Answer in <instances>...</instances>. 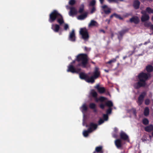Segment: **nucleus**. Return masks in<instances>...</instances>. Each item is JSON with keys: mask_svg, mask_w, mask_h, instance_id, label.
I'll use <instances>...</instances> for the list:
<instances>
[{"mask_svg": "<svg viewBox=\"0 0 153 153\" xmlns=\"http://www.w3.org/2000/svg\"><path fill=\"white\" fill-rule=\"evenodd\" d=\"M146 70L147 73L142 72L137 76L138 81L133 85L135 89H138L141 87H146L147 85L146 81L151 77V74L149 73L153 71V66L151 65H148L146 67Z\"/></svg>", "mask_w": 153, "mask_h": 153, "instance_id": "nucleus-1", "label": "nucleus"}, {"mask_svg": "<svg viewBox=\"0 0 153 153\" xmlns=\"http://www.w3.org/2000/svg\"><path fill=\"white\" fill-rule=\"evenodd\" d=\"M56 20L60 25L64 23L62 16L57 10H54L49 14L48 21L52 23Z\"/></svg>", "mask_w": 153, "mask_h": 153, "instance_id": "nucleus-2", "label": "nucleus"}, {"mask_svg": "<svg viewBox=\"0 0 153 153\" xmlns=\"http://www.w3.org/2000/svg\"><path fill=\"white\" fill-rule=\"evenodd\" d=\"M76 60L79 62L77 66L86 68L88 63V57L85 53H80L76 56Z\"/></svg>", "mask_w": 153, "mask_h": 153, "instance_id": "nucleus-3", "label": "nucleus"}, {"mask_svg": "<svg viewBox=\"0 0 153 153\" xmlns=\"http://www.w3.org/2000/svg\"><path fill=\"white\" fill-rule=\"evenodd\" d=\"M91 95L92 97L95 98L96 101L97 102H98V101L103 102L107 100L106 98L102 96L100 97L98 99L97 97V94L94 90H91Z\"/></svg>", "mask_w": 153, "mask_h": 153, "instance_id": "nucleus-4", "label": "nucleus"}, {"mask_svg": "<svg viewBox=\"0 0 153 153\" xmlns=\"http://www.w3.org/2000/svg\"><path fill=\"white\" fill-rule=\"evenodd\" d=\"M79 34L82 38H88L89 37L88 30L85 28H81L80 29Z\"/></svg>", "mask_w": 153, "mask_h": 153, "instance_id": "nucleus-5", "label": "nucleus"}, {"mask_svg": "<svg viewBox=\"0 0 153 153\" xmlns=\"http://www.w3.org/2000/svg\"><path fill=\"white\" fill-rule=\"evenodd\" d=\"M81 71L80 68L76 69L74 66L72 65H70L68 66V69L67 70L68 72H71L72 73L78 74Z\"/></svg>", "mask_w": 153, "mask_h": 153, "instance_id": "nucleus-6", "label": "nucleus"}, {"mask_svg": "<svg viewBox=\"0 0 153 153\" xmlns=\"http://www.w3.org/2000/svg\"><path fill=\"white\" fill-rule=\"evenodd\" d=\"M146 94V91H143L139 95L138 97V100L137 101L139 106H140L142 104L144 98Z\"/></svg>", "mask_w": 153, "mask_h": 153, "instance_id": "nucleus-7", "label": "nucleus"}, {"mask_svg": "<svg viewBox=\"0 0 153 153\" xmlns=\"http://www.w3.org/2000/svg\"><path fill=\"white\" fill-rule=\"evenodd\" d=\"M100 71L99 70V68L97 67H95L94 71L93 73L92 76L97 79L100 76Z\"/></svg>", "mask_w": 153, "mask_h": 153, "instance_id": "nucleus-8", "label": "nucleus"}, {"mask_svg": "<svg viewBox=\"0 0 153 153\" xmlns=\"http://www.w3.org/2000/svg\"><path fill=\"white\" fill-rule=\"evenodd\" d=\"M102 8L105 14H109L111 12V9L109 8L106 5H104L102 6Z\"/></svg>", "mask_w": 153, "mask_h": 153, "instance_id": "nucleus-9", "label": "nucleus"}, {"mask_svg": "<svg viewBox=\"0 0 153 153\" xmlns=\"http://www.w3.org/2000/svg\"><path fill=\"white\" fill-rule=\"evenodd\" d=\"M97 125L96 124L94 123H90V127L88 128L90 132H92L93 130H95L97 127Z\"/></svg>", "mask_w": 153, "mask_h": 153, "instance_id": "nucleus-10", "label": "nucleus"}, {"mask_svg": "<svg viewBox=\"0 0 153 153\" xmlns=\"http://www.w3.org/2000/svg\"><path fill=\"white\" fill-rule=\"evenodd\" d=\"M130 21L131 22H133L134 24H138L140 22V19L137 16H134L132 17L130 19Z\"/></svg>", "mask_w": 153, "mask_h": 153, "instance_id": "nucleus-11", "label": "nucleus"}, {"mask_svg": "<svg viewBox=\"0 0 153 153\" xmlns=\"http://www.w3.org/2000/svg\"><path fill=\"white\" fill-rule=\"evenodd\" d=\"M140 2L139 1L136 0L134 1L133 6L135 9H138L140 7Z\"/></svg>", "mask_w": 153, "mask_h": 153, "instance_id": "nucleus-12", "label": "nucleus"}, {"mask_svg": "<svg viewBox=\"0 0 153 153\" xmlns=\"http://www.w3.org/2000/svg\"><path fill=\"white\" fill-rule=\"evenodd\" d=\"M88 14V12H85L83 14L78 16L77 17V19H78L80 20H83L87 17Z\"/></svg>", "mask_w": 153, "mask_h": 153, "instance_id": "nucleus-13", "label": "nucleus"}, {"mask_svg": "<svg viewBox=\"0 0 153 153\" xmlns=\"http://www.w3.org/2000/svg\"><path fill=\"white\" fill-rule=\"evenodd\" d=\"M52 29L55 32H58L60 29L59 25L58 24L53 25L51 27Z\"/></svg>", "mask_w": 153, "mask_h": 153, "instance_id": "nucleus-14", "label": "nucleus"}, {"mask_svg": "<svg viewBox=\"0 0 153 153\" xmlns=\"http://www.w3.org/2000/svg\"><path fill=\"white\" fill-rule=\"evenodd\" d=\"M145 130L148 132H151L153 131V125H149V126H146L144 128Z\"/></svg>", "mask_w": 153, "mask_h": 153, "instance_id": "nucleus-15", "label": "nucleus"}, {"mask_svg": "<svg viewBox=\"0 0 153 153\" xmlns=\"http://www.w3.org/2000/svg\"><path fill=\"white\" fill-rule=\"evenodd\" d=\"M120 136L121 139L124 140H126L128 138V136L123 131L121 132Z\"/></svg>", "mask_w": 153, "mask_h": 153, "instance_id": "nucleus-16", "label": "nucleus"}, {"mask_svg": "<svg viewBox=\"0 0 153 153\" xmlns=\"http://www.w3.org/2000/svg\"><path fill=\"white\" fill-rule=\"evenodd\" d=\"M79 76L81 79H84L85 81H86L87 78L88 77V75L83 72L80 73L79 74Z\"/></svg>", "mask_w": 153, "mask_h": 153, "instance_id": "nucleus-17", "label": "nucleus"}, {"mask_svg": "<svg viewBox=\"0 0 153 153\" xmlns=\"http://www.w3.org/2000/svg\"><path fill=\"white\" fill-rule=\"evenodd\" d=\"M115 145L118 148H119L122 146L121 141V140L120 139H117L115 140Z\"/></svg>", "mask_w": 153, "mask_h": 153, "instance_id": "nucleus-18", "label": "nucleus"}, {"mask_svg": "<svg viewBox=\"0 0 153 153\" xmlns=\"http://www.w3.org/2000/svg\"><path fill=\"white\" fill-rule=\"evenodd\" d=\"M76 13L77 11L75 7H71L70 8V10L69 13L70 16H72L76 14Z\"/></svg>", "mask_w": 153, "mask_h": 153, "instance_id": "nucleus-19", "label": "nucleus"}, {"mask_svg": "<svg viewBox=\"0 0 153 153\" xmlns=\"http://www.w3.org/2000/svg\"><path fill=\"white\" fill-rule=\"evenodd\" d=\"M149 19V17L148 14L143 15L141 18V21L142 22H145L146 21L148 20Z\"/></svg>", "mask_w": 153, "mask_h": 153, "instance_id": "nucleus-20", "label": "nucleus"}, {"mask_svg": "<svg viewBox=\"0 0 153 153\" xmlns=\"http://www.w3.org/2000/svg\"><path fill=\"white\" fill-rule=\"evenodd\" d=\"M95 79H96L92 76L90 77L88 76L86 81L88 83H93L94 82Z\"/></svg>", "mask_w": 153, "mask_h": 153, "instance_id": "nucleus-21", "label": "nucleus"}, {"mask_svg": "<svg viewBox=\"0 0 153 153\" xmlns=\"http://www.w3.org/2000/svg\"><path fill=\"white\" fill-rule=\"evenodd\" d=\"M102 146H97L95 148V151L96 152L100 153H103V151L102 150Z\"/></svg>", "mask_w": 153, "mask_h": 153, "instance_id": "nucleus-22", "label": "nucleus"}, {"mask_svg": "<svg viewBox=\"0 0 153 153\" xmlns=\"http://www.w3.org/2000/svg\"><path fill=\"white\" fill-rule=\"evenodd\" d=\"M119 58L118 56H117L115 58H113L106 62V64L111 65L112 63L115 62L117 61V59Z\"/></svg>", "mask_w": 153, "mask_h": 153, "instance_id": "nucleus-23", "label": "nucleus"}, {"mask_svg": "<svg viewBox=\"0 0 153 153\" xmlns=\"http://www.w3.org/2000/svg\"><path fill=\"white\" fill-rule=\"evenodd\" d=\"M105 105L109 108H111L113 106L112 102L111 100H108L105 102Z\"/></svg>", "mask_w": 153, "mask_h": 153, "instance_id": "nucleus-24", "label": "nucleus"}, {"mask_svg": "<svg viewBox=\"0 0 153 153\" xmlns=\"http://www.w3.org/2000/svg\"><path fill=\"white\" fill-rule=\"evenodd\" d=\"M150 22H145L144 24V25L145 27H150V29L151 30L153 31V25H151Z\"/></svg>", "mask_w": 153, "mask_h": 153, "instance_id": "nucleus-25", "label": "nucleus"}, {"mask_svg": "<svg viewBox=\"0 0 153 153\" xmlns=\"http://www.w3.org/2000/svg\"><path fill=\"white\" fill-rule=\"evenodd\" d=\"M90 131L88 129L87 130H85L83 131V134L84 136L85 137H87L89 133H91Z\"/></svg>", "mask_w": 153, "mask_h": 153, "instance_id": "nucleus-26", "label": "nucleus"}, {"mask_svg": "<svg viewBox=\"0 0 153 153\" xmlns=\"http://www.w3.org/2000/svg\"><path fill=\"white\" fill-rule=\"evenodd\" d=\"M82 111L83 113L86 111L88 110V107L86 104H84L81 107Z\"/></svg>", "mask_w": 153, "mask_h": 153, "instance_id": "nucleus-27", "label": "nucleus"}, {"mask_svg": "<svg viewBox=\"0 0 153 153\" xmlns=\"http://www.w3.org/2000/svg\"><path fill=\"white\" fill-rule=\"evenodd\" d=\"M149 110L148 107H146L145 108L144 111V115L146 116H148L149 114Z\"/></svg>", "mask_w": 153, "mask_h": 153, "instance_id": "nucleus-28", "label": "nucleus"}, {"mask_svg": "<svg viewBox=\"0 0 153 153\" xmlns=\"http://www.w3.org/2000/svg\"><path fill=\"white\" fill-rule=\"evenodd\" d=\"M128 29H124L123 30H121L120 31H119L118 33L120 35L122 36H123L127 32H128Z\"/></svg>", "mask_w": 153, "mask_h": 153, "instance_id": "nucleus-29", "label": "nucleus"}, {"mask_svg": "<svg viewBox=\"0 0 153 153\" xmlns=\"http://www.w3.org/2000/svg\"><path fill=\"white\" fill-rule=\"evenodd\" d=\"M84 4H82L81 5L80 7L79 8L78 13H82L84 11Z\"/></svg>", "mask_w": 153, "mask_h": 153, "instance_id": "nucleus-30", "label": "nucleus"}, {"mask_svg": "<svg viewBox=\"0 0 153 153\" xmlns=\"http://www.w3.org/2000/svg\"><path fill=\"white\" fill-rule=\"evenodd\" d=\"M97 22L94 20H92L91 21L89 25L90 26H97Z\"/></svg>", "mask_w": 153, "mask_h": 153, "instance_id": "nucleus-31", "label": "nucleus"}, {"mask_svg": "<svg viewBox=\"0 0 153 153\" xmlns=\"http://www.w3.org/2000/svg\"><path fill=\"white\" fill-rule=\"evenodd\" d=\"M75 37V33L74 30H73L70 33L69 38H74Z\"/></svg>", "mask_w": 153, "mask_h": 153, "instance_id": "nucleus-32", "label": "nucleus"}, {"mask_svg": "<svg viewBox=\"0 0 153 153\" xmlns=\"http://www.w3.org/2000/svg\"><path fill=\"white\" fill-rule=\"evenodd\" d=\"M146 11L147 13L149 14L153 13V9H152L150 7H147L146 8Z\"/></svg>", "mask_w": 153, "mask_h": 153, "instance_id": "nucleus-33", "label": "nucleus"}, {"mask_svg": "<svg viewBox=\"0 0 153 153\" xmlns=\"http://www.w3.org/2000/svg\"><path fill=\"white\" fill-rule=\"evenodd\" d=\"M89 108L91 109H94L96 107V105L94 103H91L89 104Z\"/></svg>", "mask_w": 153, "mask_h": 153, "instance_id": "nucleus-34", "label": "nucleus"}, {"mask_svg": "<svg viewBox=\"0 0 153 153\" xmlns=\"http://www.w3.org/2000/svg\"><path fill=\"white\" fill-rule=\"evenodd\" d=\"M143 123L145 125H147L149 123V121L147 118H144L143 120Z\"/></svg>", "mask_w": 153, "mask_h": 153, "instance_id": "nucleus-35", "label": "nucleus"}, {"mask_svg": "<svg viewBox=\"0 0 153 153\" xmlns=\"http://www.w3.org/2000/svg\"><path fill=\"white\" fill-rule=\"evenodd\" d=\"M98 92L101 94L104 93L105 91V89L104 87H101L98 90Z\"/></svg>", "mask_w": 153, "mask_h": 153, "instance_id": "nucleus-36", "label": "nucleus"}, {"mask_svg": "<svg viewBox=\"0 0 153 153\" xmlns=\"http://www.w3.org/2000/svg\"><path fill=\"white\" fill-rule=\"evenodd\" d=\"M96 4V1L95 0H92L91 1L90 4L89 6L93 7H94V5Z\"/></svg>", "mask_w": 153, "mask_h": 153, "instance_id": "nucleus-37", "label": "nucleus"}, {"mask_svg": "<svg viewBox=\"0 0 153 153\" xmlns=\"http://www.w3.org/2000/svg\"><path fill=\"white\" fill-rule=\"evenodd\" d=\"M112 108L110 107L109 108H108L106 111V114L107 115L110 114L112 112Z\"/></svg>", "mask_w": 153, "mask_h": 153, "instance_id": "nucleus-38", "label": "nucleus"}, {"mask_svg": "<svg viewBox=\"0 0 153 153\" xmlns=\"http://www.w3.org/2000/svg\"><path fill=\"white\" fill-rule=\"evenodd\" d=\"M114 16L117 18L119 19L120 20H122L123 19V18L120 15L116 14L115 13H114Z\"/></svg>", "mask_w": 153, "mask_h": 153, "instance_id": "nucleus-39", "label": "nucleus"}, {"mask_svg": "<svg viewBox=\"0 0 153 153\" xmlns=\"http://www.w3.org/2000/svg\"><path fill=\"white\" fill-rule=\"evenodd\" d=\"M103 118L104 120L105 121H107L108 120V115L107 114H103Z\"/></svg>", "mask_w": 153, "mask_h": 153, "instance_id": "nucleus-40", "label": "nucleus"}, {"mask_svg": "<svg viewBox=\"0 0 153 153\" xmlns=\"http://www.w3.org/2000/svg\"><path fill=\"white\" fill-rule=\"evenodd\" d=\"M75 3V0H70L69 1V4L71 5H73Z\"/></svg>", "mask_w": 153, "mask_h": 153, "instance_id": "nucleus-41", "label": "nucleus"}, {"mask_svg": "<svg viewBox=\"0 0 153 153\" xmlns=\"http://www.w3.org/2000/svg\"><path fill=\"white\" fill-rule=\"evenodd\" d=\"M150 102V100L148 99H146L145 101V104L146 105H149Z\"/></svg>", "mask_w": 153, "mask_h": 153, "instance_id": "nucleus-42", "label": "nucleus"}, {"mask_svg": "<svg viewBox=\"0 0 153 153\" xmlns=\"http://www.w3.org/2000/svg\"><path fill=\"white\" fill-rule=\"evenodd\" d=\"M104 122V120H103L101 118L100 119L99 121H98V125H100L103 123Z\"/></svg>", "mask_w": 153, "mask_h": 153, "instance_id": "nucleus-43", "label": "nucleus"}, {"mask_svg": "<svg viewBox=\"0 0 153 153\" xmlns=\"http://www.w3.org/2000/svg\"><path fill=\"white\" fill-rule=\"evenodd\" d=\"M105 104L104 105L102 103H101L99 105V107L101 109H103L105 108Z\"/></svg>", "mask_w": 153, "mask_h": 153, "instance_id": "nucleus-44", "label": "nucleus"}, {"mask_svg": "<svg viewBox=\"0 0 153 153\" xmlns=\"http://www.w3.org/2000/svg\"><path fill=\"white\" fill-rule=\"evenodd\" d=\"M96 9L95 7H93L91 11V13L92 14L96 11Z\"/></svg>", "mask_w": 153, "mask_h": 153, "instance_id": "nucleus-45", "label": "nucleus"}, {"mask_svg": "<svg viewBox=\"0 0 153 153\" xmlns=\"http://www.w3.org/2000/svg\"><path fill=\"white\" fill-rule=\"evenodd\" d=\"M109 3L114 2L117 3V0H107Z\"/></svg>", "mask_w": 153, "mask_h": 153, "instance_id": "nucleus-46", "label": "nucleus"}, {"mask_svg": "<svg viewBox=\"0 0 153 153\" xmlns=\"http://www.w3.org/2000/svg\"><path fill=\"white\" fill-rule=\"evenodd\" d=\"M69 28V26L67 24H65L64 26V29L65 30H67Z\"/></svg>", "mask_w": 153, "mask_h": 153, "instance_id": "nucleus-47", "label": "nucleus"}, {"mask_svg": "<svg viewBox=\"0 0 153 153\" xmlns=\"http://www.w3.org/2000/svg\"><path fill=\"white\" fill-rule=\"evenodd\" d=\"M134 53V51H129L128 52V53H129V54L128 56V57H129L130 56H131Z\"/></svg>", "mask_w": 153, "mask_h": 153, "instance_id": "nucleus-48", "label": "nucleus"}, {"mask_svg": "<svg viewBox=\"0 0 153 153\" xmlns=\"http://www.w3.org/2000/svg\"><path fill=\"white\" fill-rule=\"evenodd\" d=\"M146 12H146V10H142V11H141V13L143 15H145L147 14H146Z\"/></svg>", "mask_w": 153, "mask_h": 153, "instance_id": "nucleus-49", "label": "nucleus"}, {"mask_svg": "<svg viewBox=\"0 0 153 153\" xmlns=\"http://www.w3.org/2000/svg\"><path fill=\"white\" fill-rule=\"evenodd\" d=\"M90 49H89L88 48H87L86 47H84V50L86 51H90Z\"/></svg>", "mask_w": 153, "mask_h": 153, "instance_id": "nucleus-50", "label": "nucleus"}, {"mask_svg": "<svg viewBox=\"0 0 153 153\" xmlns=\"http://www.w3.org/2000/svg\"><path fill=\"white\" fill-rule=\"evenodd\" d=\"M101 87H100L99 85H97L96 87H95V88L98 91L100 88Z\"/></svg>", "mask_w": 153, "mask_h": 153, "instance_id": "nucleus-51", "label": "nucleus"}, {"mask_svg": "<svg viewBox=\"0 0 153 153\" xmlns=\"http://www.w3.org/2000/svg\"><path fill=\"white\" fill-rule=\"evenodd\" d=\"M114 132L116 133L118 131V129L116 127L114 128Z\"/></svg>", "mask_w": 153, "mask_h": 153, "instance_id": "nucleus-52", "label": "nucleus"}, {"mask_svg": "<svg viewBox=\"0 0 153 153\" xmlns=\"http://www.w3.org/2000/svg\"><path fill=\"white\" fill-rule=\"evenodd\" d=\"M76 61V59L75 60H73L71 63L70 65H73V64H74L75 63Z\"/></svg>", "mask_w": 153, "mask_h": 153, "instance_id": "nucleus-53", "label": "nucleus"}, {"mask_svg": "<svg viewBox=\"0 0 153 153\" xmlns=\"http://www.w3.org/2000/svg\"><path fill=\"white\" fill-rule=\"evenodd\" d=\"M113 137L114 138H116L117 137V135L116 134H113Z\"/></svg>", "mask_w": 153, "mask_h": 153, "instance_id": "nucleus-54", "label": "nucleus"}, {"mask_svg": "<svg viewBox=\"0 0 153 153\" xmlns=\"http://www.w3.org/2000/svg\"><path fill=\"white\" fill-rule=\"evenodd\" d=\"M149 42H150V41H149V40L147 42H145L144 44V45H146V44H147L148 43H149Z\"/></svg>", "mask_w": 153, "mask_h": 153, "instance_id": "nucleus-55", "label": "nucleus"}, {"mask_svg": "<svg viewBox=\"0 0 153 153\" xmlns=\"http://www.w3.org/2000/svg\"><path fill=\"white\" fill-rule=\"evenodd\" d=\"M99 1L101 4H102L103 3L104 0H99Z\"/></svg>", "mask_w": 153, "mask_h": 153, "instance_id": "nucleus-56", "label": "nucleus"}, {"mask_svg": "<svg viewBox=\"0 0 153 153\" xmlns=\"http://www.w3.org/2000/svg\"><path fill=\"white\" fill-rule=\"evenodd\" d=\"M75 39H69V40L70 41H73V42L75 41Z\"/></svg>", "mask_w": 153, "mask_h": 153, "instance_id": "nucleus-57", "label": "nucleus"}, {"mask_svg": "<svg viewBox=\"0 0 153 153\" xmlns=\"http://www.w3.org/2000/svg\"><path fill=\"white\" fill-rule=\"evenodd\" d=\"M92 109L95 112H97V110L96 108V107L94 109Z\"/></svg>", "mask_w": 153, "mask_h": 153, "instance_id": "nucleus-58", "label": "nucleus"}, {"mask_svg": "<svg viewBox=\"0 0 153 153\" xmlns=\"http://www.w3.org/2000/svg\"><path fill=\"white\" fill-rule=\"evenodd\" d=\"M104 71L105 72H107V73L109 71V70H106V69H104Z\"/></svg>", "mask_w": 153, "mask_h": 153, "instance_id": "nucleus-59", "label": "nucleus"}, {"mask_svg": "<svg viewBox=\"0 0 153 153\" xmlns=\"http://www.w3.org/2000/svg\"><path fill=\"white\" fill-rule=\"evenodd\" d=\"M127 57V56H123V59H124V60L125 59H126V58Z\"/></svg>", "mask_w": 153, "mask_h": 153, "instance_id": "nucleus-60", "label": "nucleus"}, {"mask_svg": "<svg viewBox=\"0 0 153 153\" xmlns=\"http://www.w3.org/2000/svg\"><path fill=\"white\" fill-rule=\"evenodd\" d=\"M114 16V13L112 14V15H111V16H110V18H111L112 17H113Z\"/></svg>", "mask_w": 153, "mask_h": 153, "instance_id": "nucleus-61", "label": "nucleus"}, {"mask_svg": "<svg viewBox=\"0 0 153 153\" xmlns=\"http://www.w3.org/2000/svg\"><path fill=\"white\" fill-rule=\"evenodd\" d=\"M91 63H92V64H94V65H95V63L93 61H91Z\"/></svg>", "mask_w": 153, "mask_h": 153, "instance_id": "nucleus-62", "label": "nucleus"}, {"mask_svg": "<svg viewBox=\"0 0 153 153\" xmlns=\"http://www.w3.org/2000/svg\"><path fill=\"white\" fill-rule=\"evenodd\" d=\"M84 39V41L85 42L88 41V39Z\"/></svg>", "mask_w": 153, "mask_h": 153, "instance_id": "nucleus-63", "label": "nucleus"}, {"mask_svg": "<svg viewBox=\"0 0 153 153\" xmlns=\"http://www.w3.org/2000/svg\"><path fill=\"white\" fill-rule=\"evenodd\" d=\"M152 136L153 137V131L152 132Z\"/></svg>", "mask_w": 153, "mask_h": 153, "instance_id": "nucleus-64", "label": "nucleus"}]
</instances>
